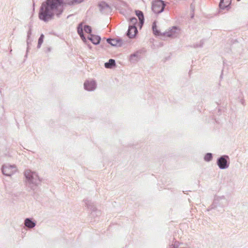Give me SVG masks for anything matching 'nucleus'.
<instances>
[{
    "label": "nucleus",
    "mask_w": 248,
    "mask_h": 248,
    "mask_svg": "<svg viewBox=\"0 0 248 248\" xmlns=\"http://www.w3.org/2000/svg\"><path fill=\"white\" fill-rule=\"evenodd\" d=\"M190 9L192 11V12L194 10V5L192 4H191L190 5Z\"/></svg>",
    "instance_id": "nucleus-26"
},
{
    "label": "nucleus",
    "mask_w": 248,
    "mask_h": 248,
    "mask_svg": "<svg viewBox=\"0 0 248 248\" xmlns=\"http://www.w3.org/2000/svg\"><path fill=\"white\" fill-rule=\"evenodd\" d=\"M212 158H213V155H212V154L210 153H207L205 155L204 157V160L207 162H209L211 160H212Z\"/></svg>",
    "instance_id": "nucleus-23"
},
{
    "label": "nucleus",
    "mask_w": 248,
    "mask_h": 248,
    "mask_svg": "<svg viewBox=\"0 0 248 248\" xmlns=\"http://www.w3.org/2000/svg\"><path fill=\"white\" fill-rule=\"evenodd\" d=\"M31 25L30 26V27H29V30L27 32V45L28 46L29 44L30 43L31 41L30 40V36L31 34Z\"/></svg>",
    "instance_id": "nucleus-24"
},
{
    "label": "nucleus",
    "mask_w": 248,
    "mask_h": 248,
    "mask_svg": "<svg viewBox=\"0 0 248 248\" xmlns=\"http://www.w3.org/2000/svg\"><path fill=\"white\" fill-rule=\"evenodd\" d=\"M152 30H153V33L156 35H159L161 34L160 31L157 29L156 21H154L153 23Z\"/></svg>",
    "instance_id": "nucleus-20"
},
{
    "label": "nucleus",
    "mask_w": 248,
    "mask_h": 248,
    "mask_svg": "<svg viewBox=\"0 0 248 248\" xmlns=\"http://www.w3.org/2000/svg\"><path fill=\"white\" fill-rule=\"evenodd\" d=\"M232 0H220L219 6L220 9L227 10L230 8Z\"/></svg>",
    "instance_id": "nucleus-17"
},
{
    "label": "nucleus",
    "mask_w": 248,
    "mask_h": 248,
    "mask_svg": "<svg viewBox=\"0 0 248 248\" xmlns=\"http://www.w3.org/2000/svg\"><path fill=\"white\" fill-rule=\"evenodd\" d=\"M140 54L141 52L140 51H137L131 54L129 58V61L132 63H136L140 60Z\"/></svg>",
    "instance_id": "nucleus-18"
},
{
    "label": "nucleus",
    "mask_w": 248,
    "mask_h": 248,
    "mask_svg": "<svg viewBox=\"0 0 248 248\" xmlns=\"http://www.w3.org/2000/svg\"><path fill=\"white\" fill-rule=\"evenodd\" d=\"M28 50H29V47L28 46L27 49V53L28 52Z\"/></svg>",
    "instance_id": "nucleus-27"
},
{
    "label": "nucleus",
    "mask_w": 248,
    "mask_h": 248,
    "mask_svg": "<svg viewBox=\"0 0 248 248\" xmlns=\"http://www.w3.org/2000/svg\"><path fill=\"white\" fill-rule=\"evenodd\" d=\"M24 224L28 229H31L36 226V222L33 218L28 217L25 219Z\"/></svg>",
    "instance_id": "nucleus-12"
},
{
    "label": "nucleus",
    "mask_w": 248,
    "mask_h": 248,
    "mask_svg": "<svg viewBox=\"0 0 248 248\" xmlns=\"http://www.w3.org/2000/svg\"><path fill=\"white\" fill-rule=\"evenodd\" d=\"M132 34H134V31H132Z\"/></svg>",
    "instance_id": "nucleus-31"
},
{
    "label": "nucleus",
    "mask_w": 248,
    "mask_h": 248,
    "mask_svg": "<svg viewBox=\"0 0 248 248\" xmlns=\"http://www.w3.org/2000/svg\"><path fill=\"white\" fill-rule=\"evenodd\" d=\"M84 0H46L40 8L38 16L40 20L47 22L52 19L55 15L58 17L63 12V5H74L80 3Z\"/></svg>",
    "instance_id": "nucleus-1"
},
{
    "label": "nucleus",
    "mask_w": 248,
    "mask_h": 248,
    "mask_svg": "<svg viewBox=\"0 0 248 248\" xmlns=\"http://www.w3.org/2000/svg\"><path fill=\"white\" fill-rule=\"evenodd\" d=\"M15 168L16 167L14 165L4 164L2 166L1 171L3 175L7 176H11L15 171Z\"/></svg>",
    "instance_id": "nucleus-7"
},
{
    "label": "nucleus",
    "mask_w": 248,
    "mask_h": 248,
    "mask_svg": "<svg viewBox=\"0 0 248 248\" xmlns=\"http://www.w3.org/2000/svg\"><path fill=\"white\" fill-rule=\"evenodd\" d=\"M217 164L220 169L228 168L230 164V158L228 155H223L219 157L217 160Z\"/></svg>",
    "instance_id": "nucleus-4"
},
{
    "label": "nucleus",
    "mask_w": 248,
    "mask_h": 248,
    "mask_svg": "<svg viewBox=\"0 0 248 248\" xmlns=\"http://www.w3.org/2000/svg\"><path fill=\"white\" fill-rule=\"evenodd\" d=\"M194 17V14H193L192 15H191V18H193Z\"/></svg>",
    "instance_id": "nucleus-28"
},
{
    "label": "nucleus",
    "mask_w": 248,
    "mask_h": 248,
    "mask_svg": "<svg viewBox=\"0 0 248 248\" xmlns=\"http://www.w3.org/2000/svg\"><path fill=\"white\" fill-rule=\"evenodd\" d=\"M44 39V35L43 34H41L40 35V37L38 39V44H37V48H40L43 43Z\"/></svg>",
    "instance_id": "nucleus-22"
},
{
    "label": "nucleus",
    "mask_w": 248,
    "mask_h": 248,
    "mask_svg": "<svg viewBox=\"0 0 248 248\" xmlns=\"http://www.w3.org/2000/svg\"><path fill=\"white\" fill-rule=\"evenodd\" d=\"M180 30L177 27H173L168 31L163 33L164 35L169 37H175L178 34Z\"/></svg>",
    "instance_id": "nucleus-11"
},
{
    "label": "nucleus",
    "mask_w": 248,
    "mask_h": 248,
    "mask_svg": "<svg viewBox=\"0 0 248 248\" xmlns=\"http://www.w3.org/2000/svg\"><path fill=\"white\" fill-rule=\"evenodd\" d=\"M116 65V62L114 60L110 59L108 61L105 63V67L106 68H112Z\"/></svg>",
    "instance_id": "nucleus-19"
},
{
    "label": "nucleus",
    "mask_w": 248,
    "mask_h": 248,
    "mask_svg": "<svg viewBox=\"0 0 248 248\" xmlns=\"http://www.w3.org/2000/svg\"><path fill=\"white\" fill-rule=\"evenodd\" d=\"M203 43H204L203 40H202L200 42V44L199 45L198 44L195 45L194 46V47H202L203 46Z\"/></svg>",
    "instance_id": "nucleus-25"
},
{
    "label": "nucleus",
    "mask_w": 248,
    "mask_h": 248,
    "mask_svg": "<svg viewBox=\"0 0 248 248\" xmlns=\"http://www.w3.org/2000/svg\"><path fill=\"white\" fill-rule=\"evenodd\" d=\"M24 175L27 180V185L31 190L34 191L41 182L38 174L30 170L24 171Z\"/></svg>",
    "instance_id": "nucleus-2"
},
{
    "label": "nucleus",
    "mask_w": 248,
    "mask_h": 248,
    "mask_svg": "<svg viewBox=\"0 0 248 248\" xmlns=\"http://www.w3.org/2000/svg\"><path fill=\"white\" fill-rule=\"evenodd\" d=\"M48 50L49 51H50V48H48Z\"/></svg>",
    "instance_id": "nucleus-29"
},
{
    "label": "nucleus",
    "mask_w": 248,
    "mask_h": 248,
    "mask_svg": "<svg viewBox=\"0 0 248 248\" xmlns=\"http://www.w3.org/2000/svg\"><path fill=\"white\" fill-rule=\"evenodd\" d=\"M228 203V200L224 196H216L212 205V208H216L217 206L223 208L227 205Z\"/></svg>",
    "instance_id": "nucleus-5"
},
{
    "label": "nucleus",
    "mask_w": 248,
    "mask_h": 248,
    "mask_svg": "<svg viewBox=\"0 0 248 248\" xmlns=\"http://www.w3.org/2000/svg\"><path fill=\"white\" fill-rule=\"evenodd\" d=\"M83 22H80L77 27V32L80 37L81 40L83 41L84 43L87 42V39L85 37L84 33H83Z\"/></svg>",
    "instance_id": "nucleus-14"
},
{
    "label": "nucleus",
    "mask_w": 248,
    "mask_h": 248,
    "mask_svg": "<svg viewBox=\"0 0 248 248\" xmlns=\"http://www.w3.org/2000/svg\"><path fill=\"white\" fill-rule=\"evenodd\" d=\"M135 14L139 18V27L140 29H141L144 22V16L143 13L141 11L137 10H135Z\"/></svg>",
    "instance_id": "nucleus-13"
},
{
    "label": "nucleus",
    "mask_w": 248,
    "mask_h": 248,
    "mask_svg": "<svg viewBox=\"0 0 248 248\" xmlns=\"http://www.w3.org/2000/svg\"><path fill=\"white\" fill-rule=\"evenodd\" d=\"M84 202L87 208L92 211L91 215L93 217L99 216L101 215V211L96 208L91 201L86 199L84 200Z\"/></svg>",
    "instance_id": "nucleus-8"
},
{
    "label": "nucleus",
    "mask_w": 248,
    "mask_h": 248,
    "mask_svg": "<svg viewBox=\"0 0 248 248\" xmlns=\"http://www.w3.org/2000/svg\"><path fill=\"white\" fill-rule=\"evenodd\" d=\"M88 39L93 44L97 45H98L101 40V37L98 35H94L91 34L87 37Z\"/></svg>",
    "instance_id": "nucleus-15"
},
{
    "label": "nucleus",
    "mask_w": 248,
    "mask_h": 248,
    "mask_svg": "<svg viewBox=\"0 0 248 248\" xmlns=\"http://www.w3.org/2000/svg\"><path fill=\"white\" fill-rule=\"evenodd\" d=\"M121 13L124 14L123 11H121Z\"/></svg>",
    "instance_id": "nucleus-30"
},
{
    "label": "nucleus",
    "mask_w": 248,
    "mask_h": 248,
    "mask_svg": "<svg viewBox=\"0 0 248 248\" xmlns=\"http://www.w3.org/2000/svg\"><path fill=\"white\" fill-rule=\"evenodd\" d=\"M100 12L103 14H108L111 12L110 6L105 1L100 2L98 5Z\"/></svg>",
    "instance_id": "nucleus-9"
},
{
    "label": "nucleus",
    "mask_w": 248,
    "mask_h": 248,
    "mask_svg": "<svg viewBox=\"0 0 248 248\" xmlns=\"http://www.w3.org/2000/svg\"><path fill=\"white\" fill-rule=\"evenodd\" d=\"M238 1H239L240 0H237Z\"/></svg>",
    "instance_id": "nucleus-32"
},
{
    "label": "nucleus",
    "mask_w": 248,
    "mask_h": 248,
    "mask_svg": "<svg viewBox=\"0 0 248 248\" xmlns=\"http://www.w3.org/2000/svg\"><path fill=\"white\" fill-rule=\"evenodd\" d=\"M137 19L133 17L130 19L128 29L126 32V35L130 38H134L138 33V30L136 27Z\"/></svg>",
    "instance_id": "nucleus-3"
},
{
    "label": "nucleus",
    "mask_w": 248,
    "mask_h": 248,
    "mask_svg": "<svg viewBox=\"0 0 248 248\" xmlns=\"http://www.w3.org/2000/svg\"><path fill=\"white\" fill-rule=\"evenodd\" d=\"M165 5L163 0H156L153 2L152 9L155 13L160 14L164 11Z\"/></svg>",
    "instance_id": "nucleus-6"
},
{
    "label": "nucleus",
    "mask_w": 248,
    "mask_h": 248,
    "mask_svg": "<svg viewBox=\"0 0 248 248\" xmlns=\"http://www.w3.org/2000/svg\"><path fill=\"white\" fill-rule=\"evenodd\" d=\"M107 42L113 46H121L122 45V40L120 39L108 38Z\"/></svg>",
    "instance_id": "nucleus-16"
},
{
    "label": "nucleus",
    "mask_w": 248,
    "mask_h": 248,
    "mask_svg": "<svg viewBox=\"0 0 248 248\" xmlns=\"http://www.w3.org/2000/svg\"><path fill=\"white\" fill-rule=\"evenodd\" d=\"M83 30L87 33L89 34V35H90L91 34H92V29L90 26L86 25L83 27Z\"/></svg>",
    "instance_id": "nucleus-21"
},
{
    "label": "nucleus",
    "mask_w": 248,
    "mask_h": 248,
    "mask_svg": "<svg viewBox=\"0 0 248 248\" xmlns=\"http://www.w3.org/2000/svg\"><path fill=\"white\" fill-rule=\"evenodd\" d=\"M84 87L86 90L93 91L96 88V83L93 80H88L85 81Z\"/></svg>",
    "instance_id": "nucleus-10"
}]
</instances>
